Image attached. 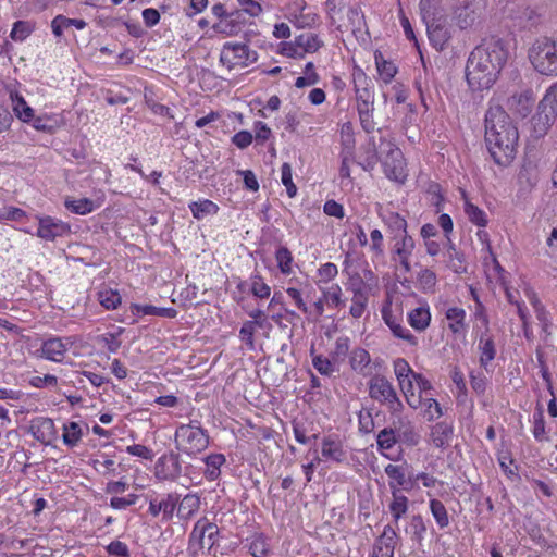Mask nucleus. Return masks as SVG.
<instances>
[{"mask_svg":"<svg viewBox=\"0 0 557 557\" xmlns=\"http://www.w3.org/2000/svg\"><path fill=\"white\" fill-rule=\"evenodd\" d=\"M84 436L83 426L79 422H65L62 426V442L69 448L76 447Z\"/></svg>","mask_w":557,"mask_h":557,"instance_id":"nucleus-38","label":"nucleus"},{"mask_svg":"<svg viewBox=\"0 0 557 557\" xmlns=\"http://www.w3.org/2000/svg\"><path fill=\"white\" fill-rule=\"evenodd\" d=\"M374 61L380 78L389 84L397 74V66L392 62L384 59L382 52H374Z\"/></svg>","mask_w":557,"mask_h":557,"instance_id":"nucleus-46","label":"nucleus"},{"mask_svg":"<svg viewBox=\"0 0 557 557\" xmlns=\"http://www.w3.org/2000/svg\"><path fill=\"white\" fill-rule=\"evenodd\" d=\"M487 63H492L500 71L507 63L509 51L504 39L497 36H491L482 40V42L474 48Z\"/></svg>","mask_w":557,"mask_h":557,"instance_id":"nucleus-10","label":"nucleus"},{"mask_svg":"<svg viewBox=\"0 0 557 557\" xmlns=\"http://www.w3.org/2000/svg\"><path fill=\"white\" fill-rule=\"evenodd\" d=\"M397 440L408 446H416L419 443V434L416 432L411 422L400 423L396 430Z\"/></svg>","mask_w":557,"mask_h":557,"instance_id":"nucleus-54","label":"nucleus"},{"mask_svg":"<svg viewBox=\"0 0 557 557\" xmlns=\"http://www.w3.org/2000/svg\"><path fill=\"white\" fill-rule=\"evenodd\" d=\"M533 69L545 76H557V37L536 38L528 50Z\"/></svg>","mask_w":557,"mask_h":557,"instance_id":"nucleus-4","label":"nucleus"},{"mask_svg":"<svg viewBox=\"0 0 557 557\" xmlns=\"http://www.w3.org/2000/svg\"><path fill=\"white\" fill-rule=\"evenodd\" d=\"M466 310L461 307H449L445 312L448 321V329L456 337L466 336L468 324L466 322Z\"/></svg>","mask_w":557,"mask_h":557,"instance_id":"nucleus-27","label":"nucleus"},{"mask_svg":"<svg viewBox=\"0 0 557 557\" xmlns=\"http://www.w3.org/2000/svg\"><path fill=\"white\" fill-rule=\"evenodd\" d=\"M473 49L466 65V79L474 91L490 89L498 79L500 70Z\"/></svg>","mask_w":557,"mask_h":557,"instance_id":"nucleus-5","label":"nucleus"},{"mask_svg":"<svg viewBox=\"0 0 557 557\" xmlns=\"http://www.w3.org/2000/svg\"><path fill=\"white\" fill-rule=\"evenodd\" d=\"M428 36L431 45L437 51L444 50L450 38L449 30L445 25L434 23L428 26Z\"/></svg>","mask_w":557,"mask_h":557,"instance_id":"nucleus-41","label":"nucleus"},{"mask_svg":"<svg viewBox=\"0 0 557 557\" xmlns=\"http://www.w3.org/2000/svg\"><path fill=\"white\" fill-rule=\"evenodd\" d=\"M322 295L330 308H339L344 305L342 287L338 284H332L322 290Z\"/></svg>","mask_w":557,"mask_h":557,"instance_id":"nucleus-61","label":"nucleus"},{"mask_svg":"<svg viewBox=\"0 0 557 557\" xmlns=\"http://www.w3.org/2000/svg\"><path fill=\"white\" fill-rule=\"evenodd\" d=\"M369 301V293H355L351 297L349 313L352 318L359 319L366 311Z\"/></svg>","mask_w":557,"mask_h":557,"instance_id":"nucleus-60","label":"nucleus"},{"mask_svg":"<svg viewBox=\"0 0 557 557\" xmlns=\"http://www.w3.org/2000/svg\"><path fill=\"white\" fill-rule=\"evenodd\" d=\"M274 258L281 274L288 276L294 272V256L286 246H278L275 249Z\"/></svg>","mask_w":557,"mask_h":557,"instance_id":"nucleus-44","label":"nucleus"},{"mask_svg":"<svg viewBox=\"0 0 557 557\" xmlns=\"http://www.w3.org/2000/svg\"><path fill=\"white\" fill-rule=\"evenodd\" d=\"M377 448L381 455L391 458L387 454L396 443H398L396 430L392 428H384L376 436Z\"/></svg>","mask_w":557,"mask_h":557,"instance_id":"nucleus-49","label":"nucleus"},{"mask_svg":"<svg viewBox=\"0 0 557 557\" xmlns=\"http://www.w3.org/2000/svg\"><path fill=\"white\" fill-rule=\"evenodd\" d=\"M423 406L420 408L422 410L423 417L428 421H435L443 416V409L441 404L435 399V391L433 394L429 395L424 400H422Z\"/></svg>","mask_w":557,"mask_h":557,"instance_id":"nucleus-52","label":"nucleus"},{"mask_svg":"<svg viewBox=\"0 0 557 557\" xmlns=\"http://www.w3.org/2000/svg\"><path fill=\"white\" fill-rule=\"evenodd\" d=\"M351 77H352L354 91L367 90V89L373 88L371 78L366 74V72L359 65H354Z\"/></svg>","mask_w":557,"mask_h":557,"instance_id":"nucleus-62","label":"nucleus"},{"mask_svg":"<svg viewBox=\"0 0 557 557\" xmlns=\"http://www.w3.org/2000/svg\"><path fill=\"white\" fill-rule=\"evenodd\" d=\"M327 14L332 21V24H336L338 30H352L360 29L361 25L364 23V15L359 7H349L346 9V21H336V15L342 12L344 9H336V4L334 0H329L326 2Z\"/></svg>","mask_w":557,"mask_h":557,"instance_id":"nucleus-15","label":"nucleus"},{"mask_svg":"<svg viewBox=\"0 0 557 557\" xmlns=\"http://www.w3.org/2000/svg\"><path fill=\"white\" fill-rule=\"evenodd\" d=\"M295 38L302 58L308 53L312 54L318 52L324 45L321 37L314 33H302Z\"/></svg>","mask_w":557,"mask_h":557,"instance_id":"nucleus-36","label":"nucleus"},{"mask_svg":"<svg viewBox=\"0 0 557 557\" xmlns=\"http://www.w3.org/2000/svg\"><path fill=\"white\" fill-rule=\"evenodd\" d=\"M131 310L133 314H141V315H157L164 317L169 319H174L177 315V310L173 307L162 308L156 307L153 305H140L133 304L131 306Z\"/></svg>","mask_w":557,"mask_h":557,"instance_id":"nucleus-39","label":"nucleus"},{"mask_svg":"<svg viewBox=\"0 0 557 557\" xmlns=\"http://www.w3.org/2000/svg\"><path fill=\"white\" fill-rule=\"evenodd\" d=\"M383 172L386 177L399 184H404L408 177L407 162L398 147H391L382 161Z\"/></svg>","mask_w":557,"mask_h":557,"instance_id":"nucleus-11","label":"nucleus"},{"mask_svg":"<svg viewBox=\"0 0 557 557\" xmlns=\"http://www.w3.org/2000/svg\"><path fill=\"white\" fill-rule=\"evenodd\" d=\"M519 132L509 114L499 106L491 107L485 114V143L493 161L499 166L509 165L517 154Z\"/></svg>","mask_w":557,"mask_h":557,"instance_id":"nucleus-1","label":"nucleus"},{"mask_svg":"<svg viewBox=\"0 0 557 557\" xmlns=\"http://www.w3.org/2000/svg\"><path fill=\"white\" fill-rule=\"evenodd\" d=\"M205 465L202 473L207 481L213 482L220 479L221 469L226 463L225 455L221 453H211L202 458Z\"/></svg>","mask_w":557,"mask_h":557,"instance_id":"nucleus-28","label":"nucleus"},{"mask_svg":"<svg viewBox=\"0 0 557 557\" xmlns=\"http://www.w3.org/2000/svg\"><path fill=\"white\" fill-rule=\"evenodd\" d=\"M356 107L362 129L371 134L375 129L374 122V88L355 91Z\"/></svg>","mask_w":557,"mask_h":557,"instance_id":"nucleus-12","label":"nucleus"},{"mask_svg":"<svg viewBox=\"0 0 557 557\" xmlns=\"http://www.w3.org/2000/svg\"><path fill=\"white\" fill-rule=\"evenodd\" d=\"M392 499L388 504V510L395 524L404 518L409 510V498L401 491L391 492Z\"/></svg>","mask_w":557,"mask_h":557,"instance_id":"nucleus-34","label":"nucleus"},{"mask_svg":"<svg viewBox=\"0 0 557 557\" xmlns=\"http://www.w3.org/2000/svg\"><path fill=\"white\" fill-rule=\"evenodd\" d=\"M285 17L297 28H312L319 22V15L302 0H294L285 8Z\"/></svg>","mask_w":557,"mask_h":557,"instance_id":"nucleus-13","label":"nucleus"},{"mask_svg":"<svg viewBox=\"0 0 557 557\" xmlns=\"http://www.w3.org/2000/svg\"><path fill=\"white\" fill-rule=\"evenodd\" d=\"M200 508V499L195 494H187L184 498H180L178 506L176 508L177 516L181 519L187 520L191 518Z\"/></svg>","mask_w":557,"mask_h":557,"instance_id":"nucleus-45","label":"nucleus"},{"mask_svg":"<svg viewBox=\"0 0 557 557\" xmlns=\"http://www.w3.org/2000/svg\"><path fill=\"white\" fill-rule=\"evenodd\" d=\"M339 139L342 145L341 152H355V131L351 122H345L341 125Z\"/></svg>","mask_w":557,"mask_h":557,"instance_id":"nucleus-53","label":"nucleus"},{"mask_svg":"<svg viewBox=\"0 0 557 557\" xmlns=\"http://www.w3.org/2000/svg\"><path fill=\"white\" fill-rule=\"evenodd\" d=\"M70 232V225L62 220L45 215L38 218V228L36 235L47 242H53Z\"/></svg>","mask_w":557,"mask_h":557,"instance_id":"nucleus-19","label":"nucleus"},{"mask_svg":"<svg viewBox=\"0 0 557 557\" xmlns=\"http://www.w3.org/2000/svg\"><path fill=\"white\" fill-rule=\"evenodd\" d=\"M433 392L434 387L432 383L421 373L416 376L409 387L406 386L405 389L401 391L407 405L414 410L422 408V400L433 394Z\"/></svg>","mask_w":557,"mask_h":557,"instance_id":"nucleus-14","label":"nucleus"},{"mask_svg":"<svg viewBox=\"0 0 557 557\" xmlns=\"http://www.w3.org/2000/svg\"><path fill=\"white\" fill-rule=\"evenodd\" d=\"M398 534L392 524H386L375 539L370 557H394Z\"/></svg>","mask_w":557,"mask_h":557,"instance_id":"nucleus-20","label":"nucleus"},{"mask_svg":"<svg viewBox=\"0 0 557 557\" xmlns=\"http://www.w3.org/2000/svg\"><path fill=\"white\" fill-rule=\"evenodd\" d=\"M454 426L446 422L441 421L435 423L430 431V443L440 449H446L453 440Z\"/></svg>","mask_w":557,"mask_h":557,"instance_id":"nucleus-26","label":"nucleus"},{"mask_svg":"<svg viewBox=\"0 0 557 557\" xmlns=\"http://www.w3.org/2000/svg\"><path fill=\"white\" fill-rule=\"evenodd\" d=\"M314 348L311 347L310 354L312 356V366L313 368L321 374L325 376H331L335 372V367L333 362L323 355H314Z\"/></svg>","mask_w":557,"mask_h":557,"instance_id":"nucleus-59","label":"nucleus"},{"mask_svg":"<svg viewBox=\"0 0 557 557\" xmlns=\"http://www.w3.org/2000/svg\"><path fill=\"white\" fill-rule=\"evenodd\" d=\"M34 25L28 21H17L13 24L10 38L14 41H24L34 32Z\"/></svg>","mask_w":557,"mask_h":557,"instance_id":"nucleus-63","label":"nucleus"},{"mask_svg":"<svg viewBox=\"0 0 557 557\" xmlns=\"http://www.w3.org/2000/svg\"><path fill=\"white\" fill-rule=\"evenodd\" d=\"M382 220L391 239L408 234L407 220L398 212L388 211L382 215Z\"/></svg>","mask_w":557,"mask_h":557,"instance_id":"nucleus-29","label":"nucleus"},{"mask_svg":"<svg viewBox=\"0 0 557 557\" xmlns=\"http://www.w3.org/2000/svg\"><path fill=\"white\" fill-rule=\"evenodd\" d=\"M148 515L152 518L161 516L163 522L173 520L180 503V494L176 492L148 495Z\"/></svg>","mask_w":557,"mask_h":557,"instance_id":"nucleus-8","label":"nucleus"},{"mask_svg":"<svg viewBox=\"0 0 557 557\" xmlns=\"http://www.w3.org/2000/svg\"><path fill=\"white\" fill-rule=\"evenodd\" d=\"M64 207L70 212L79 215L89 214L96 209L94 201L89 198L76 199L72 197H66L64 200Z\"/></svg>","mask_w":557,"mask_h":557,"instance_id":"nucleus-50","label":"nucleus"},{"mask_svg":"<svg viewBox=\"0 0 557 557\" xmlns=\"http://www.w3.org/2000/svg\"><path fill=\"white\" fill-rule=\"evenodd\" d=\"M246 541L248 552L252 557H268L271 552L269 539L262 532H255Z\"/></svg>","mask_w":557,"mask_h":557,"instance_id":"nucleus-33","label":"nucleus"},{"mask_svg":"<svg viewBox=\"0 0 557 557\" xmlns=\"http://www.w3.org/2000/svg\"><path fill=\"white\" fill-rule=\"evenodd\" d=\"M393 370L400 392L406 386L409 387L410 383L420 374L414 372L409 362L404 358H397L393 361Z\"/></svg>","mask_w":557,"mask_h":557,"instance_id":"nucleus-30","label":"nucleus"},{"mask_svg":"<svg viewBox=\"0 0 557 557\" xmlns=\"http://www.w3.org/2000/svg\"><path fill=\"white\" fill-rule=\"evenodd\" d=\"M321 456L326 461H332L336 465L347 462V451L344 448L342 440L337 435H326L322 438Z\"/></svg>","mask_w":557,"mask_h":557,"instance_id":"nucleus-21","label":"nucleus"},{"mask_svg":"<svg viewBox=\"0 0 557 557\" xmlns=\"http://www.w3.org/2000/svg\"><path fill=\"white\" fill-rule=\"evenodd\" d=\"M372 261L382 260L384 258V238L380 230L374 228L370 232V245Z\"/></svg>","mask_w":557,"mask_h":557,"instance_id":"nucleus-57","label":"nucleus"},{"mask_svg":"<svg viewBox=\"0 0 557 557\" xmlns=\"http://www.w3.org/2000/svg\"><path fill=\"white\" fill-rule=\"evenodd\" d=\"M242 16H243L242 11L232 12L224 18L220 20L219 23L215 25V28L220 33H224L227 36L237 35L244 28V24L240 21Z\"/></svg>","mask_w":557,"mask_h":557,"instance_id":"nucleus-37","label":"nucleus"},{"mask_svg":"<svg viewBox=\"0 0 557 557\" xmlns=\"http://www.w3.org/2000/svg\"><path fill=\"white\" fill-rule=\"evenodd\" d=\"M369 397L381 407L387 409L392 414L401 413L404 404L397 394V391L385 375L374 374L368 381Z\"/></svg>","mask_w":557,"mask_h":557,"instance_id":"nucleus-6","label":"nucleus"},{"mask_svg":"<svg viewBox=\"0 0 557 557\" xmlns=\"http://www.w3.org/2000/svg\"><path fill=\"white\" fill-rule=\"evenodd\" d=\"M257 60L258 53L244 42L227 41L220 52V63L230 71L247 67Z\"/></svg>","mask_w":557,"mask_h":557,"instance_id":"nucleus-7","label":"nucleus"},{"mask_svg":"<svg viewBox=\"0 0 557 557\" xmlns=\"http://www.w3.org/2000/svg\"><path fill=\"white\" fill-rule=\"evenodd\" d=\"M485 10L484 0H463L455 11L456 24L461 29L472 27Z\"/></svg>","mask_w":557,"mask_h":557,"instance_id":"nucleus-16","label":"nucleus"},{"mask_svg":"<svg viewBox=\"0 0 557 557\" xmlns=\"http://www.w3.org/2000/svg\"><path fill=\"white\" fill-rule=\"evenodd\" d=\"M431 321V309L425 301L407 312L408 324L418 333L425 332L430 327Z\"/></svg>","mask_w":557,"mask_h":557,"instance_id":"nucleus-25","label":"nucleus"},{"mask_svg":"<svg viewBox=\"0 0 557 557\" xmlns=\"http://www.w3.org/2000/svg\"><path fill=\"white\" fill-rule=\"evenodd\" d=\"M370 363L371 356L367 349L362 347H356L350 351L349 364L355 372L366 374L364 371L370 366Z\"/></svg>","mask_w":557,"mask_h":557,"instance_id":"nucleus-47","label":"nucleus"},{"mask_svg":"<svg viewBox=\"0 0 557 557\" xmlns=\"http://www.w3.org/2000/svg\"><path fill=\"white\" fill-rule=\"evenodd\" d=\"M530 302L535 311L536 318L541 323L542 331L546 334H549V327L552 325L550 319H549V312L546 311L543 304L540 301L537 296L532 293L531 296H529Z\"/></svg>","mask_w":557,"mask_h":557,"instance_id":"nucleus-55","label":"nucleus"},{"mask_svg":"<svg viewBox=\"0 0 557 557\" xmlns=\"http://www.w3.org/2000/svg\"><path fill=\"white\" fill-rule=\"evenodd\" d=\"M416 284L423 294H433L437 285V275L432 269H420L417 273Z\"/></svg>","mask_w":557,"mask_h":557,"instance_id":"nucleus-43","label":"nucleus"},{"mask_svg":"<svg viewBox=\"0 0 557 557\" xmlns=\"http://www.w3.org/2000/svg\"><path fill=\"white\" fill-rule=\"evenodd\" d=\"M391 240L393 243L391 250L393 260L398 262L404 271L409 272L411 269V257L416 247L414 239L409 234H406Z\"/></svg>","mask_w":557,"mask_h":557,"instance_id":"nucleus-17","label":"nucleus"},{"mask_svg":"<svg viewBox=\"0 0 557 557\" xmlns=\"http://www.w3.org/2000/svg\"><path fill=\"white\" fill-rule=\"evenodd\" d=\"M431 513L440 529H445L449 524V516L444 504L438 499H431L429 503Z\"/></svg>","mask_w":557,"mask_h":557,"instance_id":"nucleus-56","label":"nucleus"},{"mask_svg":"<svg viewBox=\"0 0 557 557\" xmlns=\"http://www.w3.org/2000/svg\"><path fill=\"white\" fill-rule=\"evenodd\" d=\"M13 112L21 121L28 123L34 119V109L29 107L25 98L17 91L10 92Z\"/></svg>","mask_w":557,"mask_h":557,"instance_id":"nucleus-40","label":"nucleus"},{"mask_svg":"<svg viewBox=\"0 0 557 557\" xmlns=\"http://www.w3.org/2000/svg\"><path fill=\"white\" fill-rule=\"evenodd\" d=\"M73 344L74 341L70 336H51L41 342L40 347L36 350V356L40 359L61 363Z\"/></svg>","mask_w":557,"mask_h":557,"instance_id":"nucleus-9","label":"nucleus"},{"mask_svg":"<svg viewBox=\"0 0 557 557\" xmlns=\"http://www.w3.org/2000/svg\"><path fill=\"white\" fill-rule=\"evenodd\" d=\"M384 472L388 478V487L393 491L410 492L414 488V481L412 478L406 479L405 469L403 466L388 463L384 468Z\"/></svg>","mask_w":557,"mask_h":557,"instance_id":"nucleus-24","label":"nucleus"},{"mask_svg":"<svg viewBox=\"0 0 557 557\" xmlns=\"http://www.w3.org/2000/svg\"><path fill=\"white\" fill-rule=\"evenodd\" d=\"M463 200H465V213L468 216L469 221L479 226V227H486L488 220L487 215L484 210L472 203L463 194Z\"/></svg>","mask_w":557,"mask_h":557,"instance_id":"nucleus-51","label":"nucleus"},{"mask_svg":"<svg viewBox=\"0 0 557 557\" xmlns=\"http://www.w3.org/2000/svg\"><path fill=\"white\" fill-rule=\"evenodd\" d=\"M210 434L199 420H189L181 423L174 432V446L176 450L189 458H197L210 445Z\"/></svg>","mask_w":557,"mask_h":557,"instance_id":"nucleus-3","label":"nucleus"},{"mask_svg":"<svg viewBox=\"0 0 557 557\" xmlns=\"http://www.w3.org/2000/svg\"><path fill=\"white\" fill-rule=\"evenodd\" d=\"M98 300L107 310H114L121 305L122 297L117 290L106 288L98 293Z\"/></svg>","mask_w":557,"mask_h":557,"instance_id":"nucleus-58","label":"nucleus"},{"mask_svg":"<svg viewBox=\"0 0 557 557\" xmlns=\"http://www.w3.org/2000/svg\"><path fill=\"white\" fill-rule=\"evenodd\" d=\"M249 289L253 297L267 299L271 295V287L260 272L255 271L249 276Z\"/></svg>","mask_w":557,"mask_h":557,"instance_id":"nucleus-48","label":"nucleus"},{"mask_svg":"<svg viewBox=\"0 0 557 557\" xmlns=\"http://www.w3.org/2000/svg\"><path fill=\"white\" fill-rule=\"evenodd\" d=\"M188 208L193 214V218L198 221L209 215H215L220 210V207L210 199H199L197 201H191L188 205Z\"/></svg>","mask_w":557,"mask_h":557,"instance_id":"nucleus-42","label":"nucleus"},{"mask_svg":"<svg viewBox=\"0 0 557 557\" xmlns=\"http://www.w3.org/2000/svg\"><path fill=\"white\" fill-rule=\"evenodd\" d=\"M380 312L383 322L389 329L392 335L401 341L410 351H417L420 341L404 325V310L400 298L387 293L382 302Z\"/></svg>","mask_w":557,"mask_h":557,"instance_id":"nucleus-2","label":"nucleus"},{"mask_svg":"<svg viewBox=\"0 0 557 557\" xmlns=\"http://www.w3.org/2000/svg\"><path fill=\"white\" fill-rule=\"evenodd\" d=\"M182 472L177 455H162L156 462L154 475L160 481H175Z\"/></svg>","mask_w":557,"mask_h":557,"instance_id":"nucleus-22","label":"nucleus"},{"mask_svg":"<svg viewBox=\"0 0 557 557\" xmlns=\"http://www.w3.org/2000/svg\"><path fill=\"white\" fill-rule=\"evenodd\" d=\"M206 534L210 542L209 549H211L218 544L220 529L215 523L209 521L207 517H202L194 524L189 535V545H193L194 542H197L198 547L203 548V539Z\"/></svg>","mask_w":557,"mask_h":557,"instance_id":"nucleus-18","label":"nucleus"},{"mask_svg":"<svg viewBox=\"0 0 557 557\" xmlns=\"http://www.w3.org/2000/svg\"><path fill=\"white\" fill-rule=\"evenodd\" d=\"M446 268L454 273L462 274L467 272V262L465 255L459 251L456 245L450 242L444 252Z\"/></svg>","mask_w":557,"mask_h":557,"instance_id":"nucleus-31","label":"nucleus"},{"mask_svg":"<svg viewBox=\"0 0 557 557\" xmlns=\"http://www.w3.org/2000/svg\"><path fill=\"white\" fill-rule=\"evenodd\" d=\"M478 350L480 364L486 369L496 356L494 338L487 332L481 334L479 338Z\"/></svg>","mask_w":557,"mask_h":557,"instance_id":"nucleus-32","label":"nucleus"},{"mask_svg":"<svg viewBox=\"0 0 557 557\" xmlns=\"http://www.w3.org/2000/svg\"><path fill=\"white\" fill-rule=\"evenodd\" d=\"M29 432L41 444H50L57 436L55 425L51 418L37 417L32 420Z\"/></svg>","mask_w":557,"mask_h":557,"instance_id":"nucleus-23","label":"nucleus"},{"mask_svg":"<svg viewBox=\"0 0 557 557\" xmlns=\"http://www.w3.org/2000/svg\"><path fill=\"white\" fill-rule=\"evenodd\" d=\"M541 114H544L548 123L557 114V82L554 83L545 92L543 99L539 104Z\"/></svg>","mask_w":557,"mask_h":557,"instance_id":"nucleus-35","label":"nucleus"},{"mask_svg":"<svg viewBox=\"0 0 557 557\" xmlns=\"http://www.w3.org/2000/svg\"><path fill=\"white\" fill-rule=\"evenodd\" d=\"M338 274V268L333 262H326L321 264L317 270V283L327 284L332 282Z\"/></svg>","mask_w":557,"mask_h":557,"instance_id":"nucleus-64","label":"nucleus"}]
</instances>
